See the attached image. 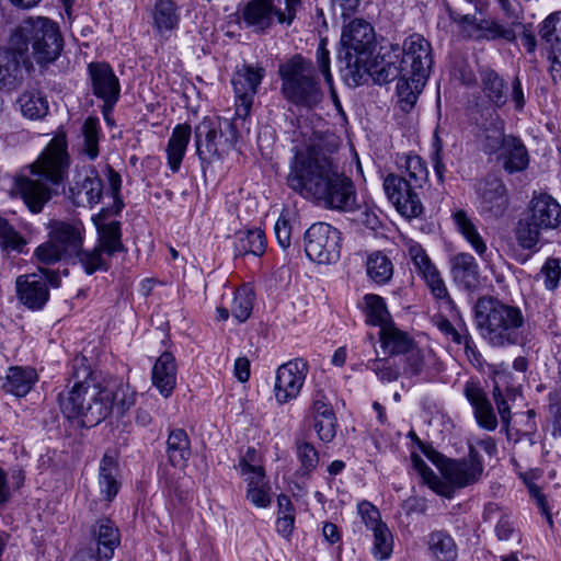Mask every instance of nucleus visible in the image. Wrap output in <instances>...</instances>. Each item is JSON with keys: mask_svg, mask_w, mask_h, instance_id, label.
Instances as JSON below:
<instances>
[{"mask_svg": "<svg viewBox=\"0 0 561 561\" xmlns=\"http://www.w3.org/2000/svg\"><path fill=\"white\" fill-rule=\"evenodd\" d=\"M522 25H513V21L510 25H504L497 21L480 20V32L483 31V36L488 39L503 38L507 42H514L516 39V27Z\"/></svg>", "mask_w": 561, "mask_h": 561, "instance_id": "13d9d810", "label": "nucleus"}, {"mask_svg": "<svg viewBox=\"0 0 561 561\" xmlns=\"http://www.w3.org/2000/svg\"><path fill=\"white\" fill-rule=\"evenodd\" d=\"M34 256L45 265H53L61 260L70 259L50 238L35 249Z\"/></svg>", "mask_w": 561, "mask_h": 561, "instance_id": "bf43d9fd", "label": "nucleus"}, {"mask_svg": "<svg viewBox=\"0 0 561 561\" xmlns=\"http://www.w3.org/2000/svg\"><path fill=\"white\" fill-rule=\"evenodd\" d=\"M374 27L365 20L355 19L343 30L341 43L347 55L370 56L375 48Z\"/></svg>", "mask_w": 561, "mask_h": 561, "instance_id": "393cba45", "label": "nucleus"}, {"mask_svg": "<svg viewBox=\"0 0 561 561\" xmlns=\"http://www.w3.org/2000/svg\"><path fill=\"white\" fill-rule=\"evenodd\" d=\"M88 79L92 94L103 103L118 102L121 83L113 68L104 61L88 65Z\"/></svg>", "mask_w": 561, "mask_h": 561, "instance_id": "412c9836", "label": "nucleus"}, {"mask_svg": "<svg viewBox=\"0 0 561 561\" xmlns=\"http://www.w3.org/2000/svg\"><path fill=\"white\" fill-rule=\"evenodd\" d=\"M176 362L171 352H163L154 362L151 369L152 385L160 394L169 398L176 386Z\"/></svg>", "mask_w": 561, "mask_h": 561, "instance_id": "7c9ffc66", "label": "nucleus"}, {"mask_svg": "<svg viewBox=\"0 0 561 561\" xmlns=\"http://www.w3.org/2000/svg\"><path fill=\"white\" fill-rule=\"evenodd\" d=\"M334 416L335 413L329 398L322 390H317L311 399L310 417L317 420Z\"/></svg>", "mask_w": 561, "mask_h": 561, "instance_id": "052dcab7", "label": "nucleus"}, {"mask_svg": "<svg viewBox=\"0 0 561 561\" xmlns=\"http://www.w3.org/2000/svg\"><path fill=\"white\" fill-rule=\"evenodd\" d=\"M104 173L113 203L102 207L92 216L91 220L96 230V245L104 251L106 256L112 257L117 253L127 252L122 240V222L115 219L122 214L125 203L122 197L123 180L121 174L110 164H106Z\"/></svg>", "mask_w": 561, "mask_h": 561, "instance_id": "1a4fd4ad", "label": "nucleus"}, {"mask_svg": "<svg viewBox=\"0 0 561 561\" xmlns=\"http://www.w3.org/2000/svg\"><path fill=\"white\" fill-rule=\"evenodd\" d=\"M473 320L480 336L493 348L523 346L528 342V323L523 310L495 296L477 299Z\"/></svg>", "mask_w": 561, "mask_h": 561, "instance_id": "20e7f679", "label": "nucleus"}, {"mask_svg": "<svg viewBox=\"0 0 561 561\" xmlns=\"http://www.w3.org/2000/svg\"><path fill=\"white\" fill-rule=\"evenodd\" d=\"M367 368L374 371L381 382L396 381L401 375L399 364L392 356L370 359Z\"/></svg>", "mask_w": 561, "mask_h": 561, "instance_id": "5fc2aeb1", "label": "nucleus"}, {"mask_svg": "<svg viewBox=\"0 0 561 561\" xmlns=\"http://www.w3.org/2000/svg\"><path fill=\"white\" fill-rule=\"evenodd\" d=\"M332 197H325L323 205L327 208L352 211L356 204V190L351 178L346 174L329 187Z\"/></svg>", "mask_w": 561, "mask_h": 561, "instance_id": "f704fd0d", "label": "nucleus"}, {"mask_svg": "<svg viewBox=\"0 0 561 561\" xmlns=\"http://www.w3.org/2000/svg\"><path fill=\"white\" fill-rule=\"evenodd\" d=\"M121 543V534L110 518H100L89 529V538L83 550H91L101 560L110 561Z\"/></svg>", "mask_w": 561, "mask_h": 561, "instance_id": "6ab92c4d", "label": "nucleus"}, {"mask_svg": "<svg viewBox=\"0 0 561 561\" xmlns=\"http://www.w3.org/2000/svg\"><path fill=\"white\" fill-rule=\"evenodd\" d=\"M368 57L358 54L347 55L345 53L346 67L344 69V81L350 87H358L370 77L368 70Z\"/></svg>", "mask_w": 561, "mask_h": 561, "instance_id": "a18cd8bd", "label": "nucleus"}, {"mask_svg": "<svg viewBox=\"0 0 561 561\" xmlns=\"http://www.w3.org/2000/svg\"><path fill=\"white\" fill-rule=\"evenodd\" d=\"M408 253L415 272L426 283L433 296L437 299L450 300L442 275L424 248L417 242H412L409 244Z\"/></svg>", "mask_w": 561, "mask_h": 561, "instance_id": "aec40b11", "label": "nucleus"}, {"mask_svg": "<svg viewBox=\"0 0 561 561\" xmlns=\"http://www.w3.org/2000/svg\"><path fill=\"white\" fill-rule=\"evenodd\" d=\"M192 137V127L187 123L174 126L165 147L167 165L172 173H178L185 157Z\"/></svg>", "mask_w": 561, "mask_h": 561, "instance_id": "2f4dec72", "label": "nucleus"}, {"mask_svg": "<svg viewBox=\"0 0 561 561\" xmlns=\"http://www.w3.org/2000/svg\"><path fill=\"white\" fill-rule=\"evenodd\" d=\"M21 55L12 49L0 51V89L14 88L23 80Z\"/></svg>", "mask_w": 561, "mask_h": 561, "instance_id": "ea45409f", "label": "nucleus"}, {"mask_svg": "<svg viewBox=\"0 0 561 561\" xmlns=\"http://www.w3.org/2000/svg\"><path fill=\"white\" fill-rule=\"evenodd\" d=\"M453 218L457 230L470 243L471 248L477 252V254L482 257L485 254L488 248L472 219L463 209L456 210L453 214Z\"/></svg>", "mask_w": 561, "mask_h": 561, "instance_id": "37998d69", "label": "nucleus"}, {"mask_svg": "<svg viewBox=\"0 0 561 561\" xmlns=\"http://www.w3.org/2000/svg\"><path fill=\"white\" fill-rule=\"evenodd\" d=\"M427 552L434 561H456L458 547L446 530H433L426 537Z\"/></svg>", "mask_w": 561, "mask_h": 561, "instance_id": "c9c22d12", "label": "nucleus"}, {"mask_svg": "<svg viewBox=\"0 0 561 561\" xmlns=\"http://www.w3.org/2000/svg\"><path fill=\"white\" fill-rule=\"evenodd\" d=\"M493 400L495 402L497 412L501 417V422L503 425V430H505L506 433H508V427L511 423V407L508 405L505 396L499 385L497 381H495L493 390H492Z\"/></svg>", "mask_w": 561, "mask_h": 561, "instance_id": "69168bd1", "label": "nucleus"}, {"mask_svg": "<svg viewBox=\"0 0 561 561\" xmlns=\"http://www.w3.org/2000/svg\"><path fill=\"white\" fill-rule=\"evenodd\" d=\"M402 77L397 83L401 108L409 111L423 91L433 65L431 43L421 34L408 36L400 47Z\"/></svg>", "mask_w": 561, "mask_h": 561, "instance_id": "0eeeda50", "label": "nucleus"}, {"mask_svg": "<svg viewBox=\"0 0 561 561\" xmlns=\"http://www.w3.org/2000/svg\"><path fill=\"white\" fill-rule=\"evenodd\" d=\"M357 513L366 528L369 530H373L385 524L381 520V515L378 507L367 500H363L357 503Z\"/></svg>", "mask_w": 561, "mask_h": 561, "instance_id": "680f3d73", "label": "nucleus"}, {"mask_svg": "<svg viewBox=\"0 0 561 561\" xmlns=\"http://www.w3.org/2000/svg\"><path fill=\"white\" fill-rule=\"evenodd\" d=\"M400 174L389 173L383 179L387 198L398 213L405 218H416L423 214L420 191L428 179L425 161L417 154H407L399 162Z\"/></svg>", "mask_w": 561, "mask_h": 561, "instance_id": "423d86ee", "label": "nucleus"}, {"mask_svg": "<svg viewBox=\"0 0 561 561\" xmlns=\"http://www.w3.org/2000/svg\"><path fill=\"white\" fill-rule=\"evenodd\" d=\"M191 454V440L185 430H171L167 439V456L170 465L175 468H185Z\"/></svg>", "mask_w": 561, "mask_h": 561, "instance_id": "4c0bfd02", "label": "nucleus"}, {"mask_svg": "<svg viewBox=\"0 0 561 561\" xmlns=\"http://www.w3.org/2000/svg\"><path fill=\"white\" fill-rule=\"evenodd\" d=\"M253 299L254 294L247 285L241 286L234 293L230 311L232 317L240 323L245 322L250 318L253 309Z\"/></svg>", "mask_w": 561, "mask_h": 561, "instance_id": "603ef678", "label": "nucleus"}, {"mask_svg": "<svg viewBox=\"0 0 561 561\" xmlns=\"http://www.w3.org/2000/svg\"><path fill=\"white\" fill-rule=\"evenodd\" d=\"M301 7L300 0H241L238 22L255 35H266L276 25L289 27Z\"/></svg>", "mask_w": 561, "mask_h": 561, "instance_id": "9d476101", "label": "nucleus"}, {"mask_svg": "<svg viewBox=\"0 0 561 561\" xmlns=\"http://www.w3.org/2000/svg\"><path fill=\"white\" fill-rule=\"evenodd\" d=\"M400 46H381L378 54L368 62L370 78L379 85L396 79L401 80Z\"/></svg>", "mask_w": 561, "mask_h": 561, "instance_id": "5701e85b", "label": "nucleus"}, {"mask_svg": "<svg viewBox=\"0 0 561 561\" xmlns=\"http://www.w3.org/2000/svg\"><path fill=\"white\" fill-rule=\"evenodd\" d=\"M100 119L96 116L87 117L82 125L83 147L81 152L91 161L95 160L100 153Z\"/></svg>", "mask_w": 561, "mask_h": 561, "instance_id": "de8ad7c7", "label": "nucleus"}, {"mask_svg": "<svg viewBox=\"0 0 561 561\" xmlns=\"http://www.w3.org/2000/svg\"><path fill=\"white\" fill-rule=\"evenodd\" d=\"M481 456L473 445H469L468 455L460 459H447L442 474L457 489L477 483L483 473Z\"/></svg>", "mask_w": 561, "mask_h": 561, "instance_id": "f3484780", "label": "nucleus"}, {"mask_svg": "<svg viewBox=\"0 0 561 561\" xmlns=\"http://www.w3.org/2000/svg\"><path fill=\"white\" fill-rule=\"evenodd\" d=\"M364 302L365 314L368 323L381 329L382 325H387L392 322L382 297L375 294H367L364 296Z\"/></svg>", "mask_w": 561, "mask_h": 561, "instance_id": "09e8293b", "label": "nucleus"}, {"mask_svg": "<svg viewBox=\"0 0 561 561\" xmlns=\"http://www.w3.org/2000/svg\"><path fill=\"white\" fill-rule=\"evenodd\" d=\"M540 273L545 276V286L548 290H554L559 286L561 277L560 260L549 257L541 267Z\"/></svg>", "mask_w": 561, "mask_h": 561, "instance_id": "0e129e2a", "label": "nucleus"}, {"mask_svg": "<svg viewBox=\"0 0 561 561\" xmlns=\"http://www.w3.org/2000/svg\"><path fill=\"white\" fill-rule=\"evenodd\" d=\"M313 428L318 438L323 443H331L336 436L337 420L336 416L328 419L312 420Z\"/></svg>", "mask_w": 561, "mask_h": 561, "instance_id": "338daca9", "label": "nucleus"}, {"mask_svg": "<svg viewBox=\"0 0 561 561\" xmlns=\"http://www.w3.org/2000/svg\"><path fill=\"white\" fill-rule=\"evenodd\" d=\"M18 104L23 116L34 121L44 118L49 111L46 96L35 90L23 92L18 99Z\"/></svg>", "mask_w": 561, "mask_h": 561, "instance_id": "c03bdc74", "label": "nucleus"}, {"mask_svg": "<svg viewBox=\"0 0 561 561\" xmlns=\"http://www.w3.org/2000/svg\"><path fill=\"white\" fill-rule=\"evenodd\" d=\"M245 129L241 119L204 117L194 128L196 154L202 164L221 160L238 142L240 133Z\"/></svg>", "mask_w": 561, "mask_h": 561, "instance_id": "9b49d317", "label": "nucleus"}, {"mask_svg": "<svg viewBox=\"0 0 561 561\" xmlns=\"http://www.w3.org/2000/svg\"><path fill=\"white\" fill-rule=\"evenodd\" d=\"M70 161L66 134L58 133L39 156L14 176L13 190L31 213L39 214L53 196L58 195L68 179Z\"/></svg>", "mask_w": 561, "mask_h": 561, "instance_id": "f257e3e1", "label": "nucleus"}, {"mask_svg": "<svg viewBox=\"0 0 561 561\" xmlns=\"http://www.w3.org/2000/svg\"><path fill=\"white\" fill-rule=\"evenodd\" d=\"M308 371L309 365L302 358H295L277 368L274 396L278 404L288 403L299 396Z\"/></svg>", "mask_w": 561, "mask_h": 561, "instance_id": "dca6fc26", "label": "nucleus"}, {"mask_svg": "<svg viewBox=\"0 0 561 561\" xmlns=\"http://www.w3.org/2000/svg\"><path fill=\"white\" fill-rule=\"evenodd\" d=\"M297 215L290 209H283L274 226L276 240L280 248L288 249L291 244V237L298 227Z\"/></svg>", "mask_w": 561, "mask_h": 561, "instance_id": "3c124183", "label": "nucleus"}, {"mask_svg": "<svg viewBox=\"0 0 561 561\" xmlns=\"http://www.w3.org/2000/svg\"><path fill=\"white\" fill-rule=\"evenodd\" d=\"M477 125L482 131L481 146L486 154L499 152L506 144L505 123L497 112L490 108L482 110L481 119H477Z\"/></svg>", "mask_w": 561, "mask_h": 561, "instance_id": "a878e982", "label": "nucleus"}, {"mask_svg": "<svg viewBox=\"0 0 561 561\" xmlns=\"http://www.w3.org/2000/svg\"><path fill=\"white\" fill-rule=\"evenodd\" d=\"M11 45L20 53L32 49L39 66L55 62L64 48V37L57 22L45 16H28L15 28Z\"/></svg>", "mask_w": 561, "mask_h": 561, "instance_id": "6e6552de", "label": "nucleus"}, {"mask_svg": "<svg viewBox=\"0 0 561 561\" xmlns=\"http://www.w3.org/2000/svg\"><path fill=\"white\" fill-rule=\"evenodd\" d=\"M48 237L56 242L64 253L72 259L73 253L83 247L84 226L80 220L51 219L47 224Z\"/></svg>", "mask_w": 561, "mask_h": 561, "instance_id": "b1692460", "label": "nucleus"}, {"mask_svg": "<svg viewBox=\"0 0 561 561\" xmlns=\"http://www.w3.org/2000/svg\"><path fill=\"white\" fill-rule=\"evenodd\" d=\"M115 400V389L96 382L87 357L76 355L69 365L68 383L58 394L64 416L80 427L91 428L111 414Z\"/></svg>", "mask_w": 561, "mask_h": 561, "instance_id": "f03ea898", "label": "nucleus"}, {"mask_svg": "<svg viewBox=\"0 0 561 561\" xmlns=\"http://www.w3.org/2000/svg\"><path fill=\"white\" fill-rule=\"evenodd\" d=\"M179 20L176 7L172 0H157L153 10V21L159 32L175 28Z\"/></svg>", "mask_w": 561, "mask_h": 561, "instance_id": "8fccbe9b", "label": "nucleus"}, {"mask_svg": "<svg viewBox=\"0 0 561 561\" xmlns=\"http://www.w3.org/2000/svg\"><path fill=\"white\" fill-rule=\"evenodd\" d=\"M59 282L58 274L49 270L20 275L15 279L16 299L26 309L41 311L49 300V287L59 286Z\"/></svg>", "mask_w": 561, "mask_h": 561, "instance_id": "ddd939ff", "label": "nucleus"}, {"mask_svg": "<svg viewBox=\"0 0 561 561\" xmlns=\"http://www.w3.org/2000/svg\"><path fill=\"white\" fill-rule=\"evenodd\" d=\"M265 76L263 67L242 65L234 71L231 83L234 91V115L241 119V126L247 133H250V122L248 121L253 105V100L257 89Z\"/></svg>", "mask_w": 561, "mask_h": 561, "instance_id": "4468645a", "label": "nucleus"}, {"mask_svg": "<svg viewBox=\"0 0 561 561\" xmlns=\"http://www.w3.org/2000/svg\"><path fill=\"white\" fill-rule=\"evenodd\" d=\"M379 340L381 348L389 356H399L415 344L410 334L397 328L393 322L382 325L379 330Z\"/></svg>", "mask_w": 561, "mask_h": 561, "instance_id": "e433bc0d", "label": "nucleus"}, {"mask_svg": "<svg viewBox=\"0 0 561 561\" xmlns=\"http://www.w3.org/2000/svg\"><path fill=\"white\" fill-rule=\"evenodd\" d=\"M463 396L472 407L477 424L485 431H495L499 425L496 414L478 379L470 378L465 382Z\"/></svg>", "mask_w": 561, "mask_h": 561, "instance_id": "4be33fe9", "label": "nucleus"}, {"mask_svg": "<svg viewBox=\"0 0 561 561\" xmlns=\"http://www.w3.org/2000/svg\"><path fill=\"white\" fill-rule=\"evenodd\" d=\"M371 531L374 536L373 556L377 560L389 559L393 550V537L389 527L387 524H383Z\"/></svg>", "mask_w": 561, "mask_h": 561, "instance_id": "6e6d98bb", "label": "nucleus"}, {"mask_svg": "<svg viewBox=\"0 0 561 561\" xmlns=\"http://www.w3.org/2000/svg\"><path fill=\"white\" fill-rule=\"evenodd\" d=\"M393 263L383 252L376 251L368 255L366 272L370 280L377 285L388 284L393 276Z\"/></svg>", "mask_w": 561, "mask_h": 561, "instance_id": "79ce46f5", "label": "nucleus"}, {"mask_svg": "<svg viewBox=\"0 0 561 561\" xmlns=\"http://www.w3.org/2000/svg\"><path fill=\"white\" fill-rule=\"evenodd\" d=\"M497 160L502 162V167L507 173L514 174L527 169L529 154L518 137L507 135L506 144L499 151Z\"/></svg>", "mask_w": 561, "mask_h": 561, "instance_id": "473e14b6", "label": "nucleus"}, {"mask_svg": "<svg viewBox=\"0 0 561 561\" xmlns=\"http://www.w3.org/2000/svg\"><path fill=\"white\" fill-rule=\"evenodd\" d=\"M103 255L104 251L99 249L98 245L91 250H83L82 247L78 252L73 253V257L78 259L88 275H92L96 271L108 270L110 263Z\"/></svg>", "mask_w": 561, "mask_h": 561, "instance_id": "864d4df0", "label": "nucleus"}, {"mask_svg": "<svg viewBox=\"0 0 561 561\" xmlns=\"http://www.w3.org/2000/svg\"><path fill=\"white\" fill-rule=\"evenodd\" d=\"M341 232L327 222H316L305 232L306 255L318 264L335 263L341 255Z\"/></svg>", "mask_w": 561, "mask_h": 561, "instance_id": "2eb2a0df", "label": "nucleus"}, {"mask_svg": "<svg viewBox=\"0 0 561 561\" xmlns=\"http://www.w3.org/2000/svg\"><path fill=\"white\" fill-rule=\"evenodd\" d=\"M266 249V237L261 229H249L238 231L234 234L233 252L234 256H244L252 254L261 256Z\"/></svg>", "mask_w": 561, "mask_h": 561, "instance_id": "58836bf2", "label": "nucleus"}, {"mask_svg": "<svg viewBox=\"0 0 561 561\" xmlns=\"http://www.w3.org/2000/svg\"><path fill=\"white\" fill-rule=\"evenodd\" d=\"M561 224V206L551 195H535L528 214L518 221L516 239L526 250L534 249L540 240L541 230L556 229Z\"/></svg>", "mask_w": 561, "mask_h": 561, "instance_id": "f8f14e48", "label": "nucleus"}, {"mask_svg": "<svg viewBox=\"0 0 561 561\" xmlns=\"http://www.w3.org/2000/svg\"><path fill=\"white\" fill-rule=\"evenodd\" d=\"M400 356V370L403 376L411 378L419 376L423 371L424 354L416 343Z\"/></svg>", "mask_w": 561, "mask_h": 561, "instance_id": "4d7b16f0", "label": "nucleus"}, {"mask_svg": "<svg viewBox=\"0 0 561 561\" xmlns=\"http://www.w3.org/2000/svg\"><path fill=\"white\" fill-rule=\"evenodd\" d=\"M104 183L93 165L84 167L75 174L69 188V198L73 205L93 208L103 198Z\"/></svg>", "mask_w": 561, "mask_h": 561, "instance_id": "a211bd4d", "label": "nucleus"}, {"mask_svg": "<svg viewBox=\"0 0 561 561\" xmlns=\"http://www.w3.org/2000/svg\"><path fill=\"white\" fill-rule=\"evenodd\" d=\"M327 46L328 39L321 38L316 50L318 70L313 61L301 54H295L279 65L280 93L288 103L306 110L319 106L323 100L319 73L332 88L331 59Z\"/></svg>", "mask_w": 561, "mask_h": 561, "instance_id": "7ed1b4c3", "label": "nucleus"}, {"mask_svg": "<svg viewBox=\"0 0 561 561\" xmlns=\"http://www.w3.org/2000/svg\"><path fill=\"white\" fill-rule=\"evenodd\" d=\"M483 98L492 106L490 111L502 108L508 100L507 83L494 69L482 67L478 71Z\"/></svg>", "mask_w": 561, "mask_h": 561, "instance_id": "c85d7f7f", "label": "nucleus"}, {"mask_svg": "<svg viewBox=\"0 0 561 561\" xmlns=\"http://www.w3.org/2000/svg\"><path fill=\"white\" fill-rule=\"evenodd\" d=\"M450 273L455 284L463 290L473 291L480 285L479 265L470 253L454 255L450 259Z\"/></svg>", "mask_w": 561, "mask_h": 561, "instance_id": "cd10ccee", "label": "nucleus"}, {"mask_svg": "<svg viewBox=\"0 0 561 561\" xmlns=\"http://www.w3.org/2000/svg\"><path fill=\"white\" fill-rule=\"evenodd\" d=\"M26 239L15 228L0 216V249L9 253H26Z\"/></svg>", "mask_w": 561, "mask_h": 561, "instance_id": "49530a36", "label": "nucleus"}, {"mask_svg": "<svg viewBox=\"0 0 561 561\" xmlns=\"http://www.w3.org/2000/svg\"><path fill=\"white\" fill-rule=\"evenodd\" d=\"M38 381V374L31 366H10L5 370L1 389L4 393L23 398Z\"/></svg>", "mask_w": 561, "mask_h": 561, "instance_id": "c756f323", "label": "nucleus"}, {"mask_svg": "<svg viewBox=\"0 0 561 561\" xmlns=\"http://www.w3.org/2000/svg\"><path fill=\"white\" fill-rule=\"evenodd\" d=\"M344 175L330 154L321 147L311 145L305 151H296L289 162L286 184L300 196L323 205L325 197H332L328 191L331 184Z\"/></svg>", "mask_w": 561, "mask_h": 561, "instance_id": "39448f33", "label": "nucleus"}, {"mask_svg": "<svg viewBox=\"0 0 561 561\" xmlns=\"http://www.w3.org/2000/svg\"><path fill=\"white\" fill-rule=\"evenodd\" d=\"M461 344L463 345L465 354L469 363L478 370H483L485 360L480 351L478 350L477 344L470 332L462 336Z\"/></svg>", "mask_w": 561, "mask_h": 561, "instance_id": "774afa93", "label": "nucleus"}, {"mask_svg": "<svg viewBox=\"0 0 561 561\" xmlns=\"http://www.w3.org/2000/svg\"><path fill=\"white\" fill-rule=\"evenodd\" d=\"M480 198V214L485 217L499 218L507 210V190L500 179L492 178L485 180Z\"/></svg>", "mask_w": 561, "mask_h": 561, "instance_id": "bb28decb", "label": "nucleus"}, {"mask_svg": "<svg viewBox=\"0 0 561 561\" xmlns=\"http://www.w3.org/2000/svg\"><path fill=\"white\" fill-rule=\"evenodd\" d=\"M494 531L500 541H507L511 539L520 540V533L516 528L514 520L507 514H501L495 524Z\"/></svg>", "mask_w": 561, "mask_h": 561, "instance_id": "e2e57ef3", "label": "nucleus"}, {"mask_svg": "<svg viewBox=\"0 0 561 561\" xmlns=\"http://www.w3.org/2000/svg\"><path fill=\"white\" fill-rule=\"evenodd\" d=\"M118 472L117 457L111 453H105L100 460L98 483L101 495L107 502H112L119 492Z\"/></svg>", "mask_w": 561, "mask_h": 561, "instance_id": "72a5a7b5", "label": "nucleus"}, {"mask_svg": "<svg viewBox=\"0 0 561 561\" xmlns=\"http://www.w3.org/2000/svg\"><path fill=\"white\" fill-rule=\"evenodd\" d=\"M294 450L299 463L295 474L298 478H309L319 466V451L312 443L299 437L295 439Z\"/></svg>", "mask_w": 561, "mask_h": 561, "instance_id": "a19ab883", "label": "nucleus"}]
</instances>
